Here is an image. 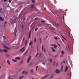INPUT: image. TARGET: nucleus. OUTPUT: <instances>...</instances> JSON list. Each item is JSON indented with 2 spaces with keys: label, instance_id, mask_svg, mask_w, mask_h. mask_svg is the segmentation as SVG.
Listing matches in <instances>:
<instances>
[{
  "label": "nucleus",
  "instance_id": "nucleus-1",
  "mask_svg": "<svg viewBox=\"0 0 79 79\" xmlns=\"http://www.w3.org/2000/svg\"><path fill=\"white\" fill-rule=\"evenodd\" d=\"M13 20L11 21H10V23L11 24H13L14 23H16L18 21V18L16 17L14 15L13 16Z\"/></svg>",
  "mask_w": 79,
  "mask_h": 79
},
{
  "label": "nucleus",
  "instance_id": "nucleus-2",
  "mask_svg": "<svg viewBox=\"0 0 79 79\" xmlns=\"http://www.w3.org/2000/svg\"><path fill=\"white\" fill-rule=\"evenodd\" d=\"M3 51L5 52H8V51L6 49H3L2 50L1 48H0V52H3Z\"/></svg>",
  "mask_w": 79,
  "mask_h": 79
},
{
  "label": "nucleus",
  "instance_id": "nucleus-3",
  "mask_svg": "<svg viewBox=\"0 0 79 79\" xmlns=\"http://www.w3.org/2000/svg\"><path fill=\"white\" fill-rule=\"evenodd\" d=\"M25 47H23V48H21L20 50V52H21L22 51V52L23 53L25 51Z\"/></svg>",
  "mask_w": 79,
  "mask_h": 79
},
{
  "label": "nucleus",
  "instance_id": "nucleus-4",
  "mask_svg": "<svg viewBox=\"0 0 79 79\" xmlns=\"http://www.w3.org/2000/svg\"><path fill=\"white\" fill-rule=\"evenodd\" d=\"M26 15L25 14H24L23 16V17L22 18V19H23V22H24L25 20V17Z\"/></svg>",
  "mask_w": 79,
  "mask_h": 79
},
{
  "label": "nucleus",
  "instance_id": "nucleus-5",
  "mask_svg": "<svg viewBox=\"0 0 79 79\" xmlns=\"http://www.w3.org/2000/svg\"><path fill=\"white\" fill-rule=\"evenodd\" d=\"M31 58V56H29L27 60V63H28L29 62V61H30V60Z\"/></svg>",
  "mask_w": 79,
  "mask_h": 79
},
{
  "label": "nucleus",
  "instance_id": "nucleus-6",
  "mask_svg": "<svg viewBox=\"0 0 79 79\" xmlns=\"http://www.w3.org/2000/svg\"><path fill=\"white\" fill-rule=\"evenodd\" d=\"M42 50H44V52H46V49L45 48H44V46L42 45Z\"/></svg>",
  "mask_w": 79,
  "mask_h": 79
},
{
  "label": "nucleus",
  "instance_id": "nucleus-7",
  "mask_svg": "<svg viewBox=\"0 0 79 79\" xmlns=\"http://www.w3.org/2000/svg\"><path fill=\"white\" fill-rule=\"evenodd\" d=\"M56 73L59 74L60 73V70H59L58 69H56Z\"/></svg>",
  "mask_w": 79,
  "mask_h": 79
},
{
  "label": "nucleus",
  "instance_id": "nucleus-8",
  "mask_svg": "<svg viewBox=\"0 0 79 79\" xmlns=\"http://www.w3.org/2000/svg\"><path fill=\"white\" fill-rule=\"evenodd\" d=\"M67 44L68 45V49L69 50V46L71 45V44L70 43H68Z\"/></svg>",
  "mask_w": 79,
  "mask_h": 79
},
{
  "label": "nucleus",
  "instance_id": "nucleus-9",
  "mask_svg": "<svg viewBox=\"0 0 79 79\" xmlns=\"http://www.w3.org/2000/svg\"><path fill=\"white\" fill-rule=\"evenodd\" d=\"M68 69V67L67 66H66L65 67V72H66Z\"/></svg>",
  "mask_w": 79,
  "mask_h": 79
},
{
  "label": "nucleus",
  "instance_id": "nucleus-10",
  "mask_svg": "<svg viewBox=\"0 0 79 79\" xmlns=\"http://www.w3.org/2000/svg\"><path fill=\"white\" fill-rule=\"evenodd\" d=\"M22 17V14H20L19 16V20H20L21 18Z\"/></svg>",
  "mask_w": 79,
  "mask_h": 79
},
{
  "label": "nucleus",
  "instance_id": "nucleus-11",
  "mask_svg": "<svg viewBox=\"0 0 79 79\" xmlns=\"http://www.w3.org/2000/svg\"><path fill=\"white\" fill-rule=\"evenodd\" d=\"M17 33V28L16 27L15 28V29L14 30V33L16 34V33Z\"/></svg>",
  "mask_w": 79,
  "mask_h": 79
},
{
  "label": "nucleus",
  "instance_id": "nucleus-12",
  "mask_svg": "<svg viewBox=\"0 0 79 79\" xmlns=\"http://www.w3.org/2000/svg\"><path fill=\"white\" fill-rule=\"evenodd\" d=\"M31 8H35V7L34 6V4L32 5L31 6Z\"/></svg>",
  "mask_w": 79,
  "mask_h": 79
},
{
  "label": "nucleus",
  "instance_id": "nucleus-13",
  "mask_svg": "<svg viewBox=\"0 0 79 79\" xmlns=\"http://www.w3.org/2000/svg\"><path fill=\"white\" fill-rule=\"evenodd\" d=\"M31 36V31L30 30L29 31V38H30Z\"/></svg>",
  "mask_w": 79,
  "mask_h": 79
},
{
  "label": "nucleus",
  "instance_id": "nucleus-14",
  "mask_svg": "<svg viewBox=\"0 0 79 79\" xmlns=\"http://www.w3.org/2000/svg\"><path fill=\"white\" fill-rule=\"evenodd\" d=\"M63 69V65H62V66L61 67L60 71L62 72Z\"/></svg>",
  "mask_w": 79,
  "mask_h": 79
},
{
  "label": "nucleus",
  "instance_id": "nucleus-15",
  "mask_svg": "<svg viewBox=\"0 0 79 79\" xmlns=\"http://www.w3.org/2000/svg\"><path fill=\"white\" fill-rule=\"evenodd\" d=\"M51 49L52 50V51H53V52H55L56 51V50L54 49V48H52Z\"/></svg>",
  "mask_w": 79,
  "mask_h": 79
},
{
  "label": "nucleus",
  "instance_id": "nucleus-16",
  "mask_svg": "<svg viewBox=\"0 0 79 79\" xmlns=\"http://www.w3.org/2000/svg\"><path fill=\"white\" fill-rule=\"evenodd\" d=\"M4 48H6V49H7V50H10V48H8L7 47H6V46H4Z\"/></svg>",
  "mask_w": 79,
  "mask_h": 79
},
{
  "label": "nucleus",
  "instance_id": "nucleus-17",
  "mask_svg": "<svg viewBox=\"0 0 79 79\" xmlns=\"http://www.w3.org/2000/svg\"><path fill=\"white\" fill-rule=\"evenodd\" d=\"M7 62L9 65H10V63L9 60H7Z\"/></svg>",
  "mask_w": 79,
  "mask_h": 79
},
{
  "label": "nucleus",
  "instance_id": "nucleus-18",
  "mask_svg": "<svg viewBox=\"0 0 79 79\" xmlns=\"http://www.w3.org/2000/svg\"><path fill=\"white\" fill-rule=\"evenodd\" d=\"M55 25L57 26H59L60 25V24L58 23H55Z\"/></svg>",
  "mask_w": 79,
  "mask_h": 79
},
{
  "label": "nucleus",
  "instance_id": "nucleus-19",
  "mask_svg": "<svg viewBox=\"0 0 79 79\" xmlns=\"http://www.w3.org/2000/svg\"><path fill=\"white\" fill-rule=\"evenodd\" d=\"M4 21V19H3L2 17H0V21Z\"/></svg>",
  "mask_w": 79,
  "mask_h": 79
},
{
  "label": "nucleus",
  "instance_id": "nucleus-20",
  "mask_svg": "<svg viewBox=\"0 0 79 79\" xmlns=\"http://www.w3.org/2000/svg\"><path fill=\"white\" fill-rule=\"evenodd\" d=\"M15 59L17 60H19L20 59V57H16Z\"/></svg>",
  "mask_w": 79,
  "mask_h": 79
},
{
  "label": "nucleus",
  "instance_id": "nucleus-21",
  "mask_svg": "<svg viewBox=\"0 0 79 79\" xmlns=\"http://www.w3.org/2000/svg\"><path fill=\"white\" fill-rule=\"evenodd\" d=\"M52 33L53 34H54V35H56V32H55V31H52Z\"/></svg>",
  "mask_w": 79,
  "mask_h": 79
},
{
  "label": "nucleus",
  "instance_id": "nucleus-22",
  "mask_svg": "<svg viewBox=\"0 0 79 79\" xmlns=\"http://www.w3.org/2000/svg\"><path fill=\"white\" fill-rule=\"evenodd\" d=\"M12 61L14 62H17V60L15 59H12Z\"/></svg>",
  "mask_w": 79,
  "mask_h": 79
},
{
  "label": "nucleus",
  "instance_id": "nucleus-23",
  "mask_svg": "<svg viewBox=\"0 0 79 79\" xmlns=\"http://www.w3.org/2000/svg\"><path fill=\"white\" fill-rule=\"evenodd\" d=\"M51 12H52V13L54 15H56L57 14V13L56 12H53L52 11H51Z\"/></svg>",
  "mask_w": 79,
  "mask_h": 79
},
{
  "label": "nucleus",
  "instance_id": "nucleus-24",
  "mask_svg": "<svg viewBox=\"0 0 79 79\" xmlns=\"http://www.w3.org/2000/svg\"><path fill=\"white\" fill-rule=\"evenodd\" d=\"M4 25L5 27H6V26L7 25V22H5Z\"/></svg>",
  "mask_w": 79,
  "mask_h": 79
},
{
  "label": "nucleus",
  "instance_id": "nucleus-25",
  "mask_svg": "<svg viewBox=\"0 0 79 79\" xmlns=\"http://www.w3.org/2000/svg\"><path fill=\"white\" fill-rule=\"evenodd\" d=\"M6 56H7V57L9 58L10 57V55H9V54H6Z\"/></svg>",
  "mask_w": 79,
  "mask_h": 79
},
{
  "label": "nucleus",
  "instance_id": "nucleus-26",
  "mask_svg": "<svg viewBox=\"0 0 79 79\" xmlns=\"http://www.w3.org/2000/svg\"><path fill=\"white\" fill-rule=\"evenodd\" d=\"M32 44V42L31 41V42H30V43H29V45H31Z\"/></svg>",
  "mask_w": 79,
  "mask_h": 79
},
{
  "label": "nucleus",
  "instance_id": "nucleus-27",
  "mask_svg": "<svg viewBox=\"0 0 79 79\" xmlns=\"http://www.w3.org/2000/svg\"><path fill=\"white\" fill-rule=\"evenodd\" d=\"M24 27V25L23 24H22L21 26V28L22 29H23Z\"/></svg>",
  "mask_w": 79,
  "mask_h": 79
},
{
  "label": "nucleus",
  "instance_id": "nucleus-28",
  "mask_svg": "<svg viewBox=\"0 0 79 79\" xmlns=\"http://www.w3.org/2000/svg\"><path fill=\"white\" fill-rule=\"evenodd\" d=\"M61 53L62 54H64V51H62L61 52Z\"/></svg>",
  "mask_w": 79,
  "mask_h": 79
},
{
  "label": "nucleus",
  "instance_id": "nucleus-29",
  "mask_svg": "<svg viewBox=\"0 0 79 79\" xmlns=\"http://www.w3.org/2000/svg\"><path fill=\"white\" fill-rule=\"evenodd\" d=\"M54 47V48L56 49H57V46L56 45H55Z\"/></svg>",
  "mask_w": 79,
  "mask_h": 79
},
{
  "label": "nucleus",
  "instance_id": "nucleus-30",
  "mask_svg": "<svg viewBox=\"0 0 79 79\" xmlns=\"http://www.w3.org/2000/svg\"><path fill=\"white\" fill-rule=\"evenodd\" d=\"M5 42V44H7L8 45H9V44L8 43V41H6V42L5 41V42Z\"/></svg>",
  "mask_w": 79,
  "mask_h": 79
},
{
  "label": "nucleus",
  "instance_id": "nucleus-31",
  "mask_svg": "<svg viewBox=\"0 0 79 79\" xmlns=\"http://www.w3.org/2000/svg\"><path fill=\"white\" fill-rule=\"evenodd\" d=\"M61 36L65 40H66V39H65V38H64V36H63L62 35H61Z\"/></svg>",
  "mask_w": 79,
  "mask_h": 79
},
{
  "label": "nucleus",
  "instance_id": "nucleus-32",
  "mask_svg": "<svg viewBox=\"0 0 79 79\" xmlns=\"http://www.w3.org/2000/svg\"><path fill=\"white\" fill-rule=\"evenodd\" d=\"M23 60H21L20 61V64H23Z\"/></svg>",
  "mask_w": 79,
  "mask_h": 79
},
{
  "label": "nucleus",
  "instance_id": "nucleus-33",
  "mask_svg": "<svg viewBox=\"0 0 79 79\" xmlns=\"http://www.w3.org/2000/svg\"><path fill=\"white\" fill-rule=\"evenodd\" d=\"M32 2L33 3H35V0H32Z\"/></svg>",
  "mask_w": 79,
  "mask_h": 79
},
{
  "label": "nucleus",
  "instance_id": "nucleus-34",
  "mask_svg": "<svg viewBox=\"0 0 79 79\" xmlns=\"http://www.w3.org/2000/svg\"><path fill=\"white\" fill-rule=\"evenodd\" d=\"M54 39H55V40H58V38L57 37H54Z\"/></svg>",
  "mask_w": 79,
  "mask_h": 79
},
{
  "label": "nucleus",
  "instance_id": "nucleus-35",
  "mask_svg": "<svg viewBox=\"0 0 79 79\" xmlns=\"http://www.w3.org/2000/svg\"><path fill=\"white\" fill-rule=\"evenodd\" d=\"M52 30H54V31H55V28H54V27H52Z\"/></svg>",
  "mask_w": 79,
  "mask_h": 79
},
{
  "label": "nucleus",
  "instance_id": "nucleus-36",
  "mask_svg": "<svg viewBox=\"0 0 79 79\" xmlns=\"http://www.w3.org/2000/svg\"><path fill=\"white\" fill-rule=\"evenodd\" d=\"M68 35L69 37L70 38V33H69V32H68Z\"/></svg>",
  "mask_w": 79,
  "mask_h": 79
},
{
  "label": "nucleus",
  "instance_id": "nucleus-37",
  "mask_svg": "<svg viewBox=\"0 0 79 79\" xmlns=\"http://www.w3.org/2000/svg\"><path fill=\"white\" fill-rule=\"evenodd\" d=\"M38 30V28H35V31H37Z\"/></svg>",
  "mask_w": 79,
  "mask_h": 79
},
{
  "label": "nucleus",
  "instance_id": "nucleus-38",
  "mask_svg": "<svg viewBox=\"0 0 79 79\" xmlns=\"http://www.w3.org/2000/svg\"><path fill=\"white\" fill-rule=\"evenodd\" d=\"M27 43V40H26L25 41V46H26V45Z\"/></svg>",
  "mask_w": 79,
  "mask_h": 79
},
{
  "label": "nucleus",
  "instance_id": "nucleus-39",
  "mask_svg": "<svg viewBox=\"0 0 79 79\" xmlns=\"http://www.w3.org/2000/svg\"><path fill=\"white\" fill-rule=\"evenodd\" d=\"M36 42V38H35L34 39V42L35 43Z\"/></svg>",
  "mask_w": 79,
  "mask_h": 79
},
{
  "label": "nucleus",
  "instance_id": "nucleus-40",
  "mask_svg": "<svg viewBox=\"0 0 79 79\" xmlns=\"http://www.w3.org/2000/svg\"><path fill=\"white\" fill-rule=\"evenodd\" d=\"M24 77L23 76H21V77H20L19 78V79H21V78H23Z\"/></svg>",
  "mask_w": 79,
  "mask_h": 79
},
{
  "label": "nucleus",
  "instance_id": "nucleus-41",
  "mask_svg": "<svg viewBox=\"0 0 79 79\" xmlns=\"http://www.w3.org/2000/svg\"><path fill=\"white\" fill-rule=\"evenodd\" d=\"M50 61L51 62H52V60L51 59H50Z\"/></svg>",
  "mask_w": 79,
  "mask_h": 79
},
{
  "label": "nucleus",
  "instance_id": "nucleus-42",
  "mask_svg": "<svg viewBox=\"0 0 79 79\" xmlns=\"http://www.w3.org/2000/svg\"><path fill=\"white\" fill-rule=\"evenodd\" d=\"M33 70L32 69L31 70V73H33Z\"/></svg>",
  "mask_w": 79,
  "mask_h": 79
},
{
  "label": "nucleus",
  "instance_id": "nucleus-43",
  "mask_svg": "<svg viewBox=\"0 0 79 79\" xmlns=\"http://www.w3.org/2000/svg\"><path fill=\"white\" fill-rule=\"evenodd\" d=\"M65 63V61H63L62 62H61V64H62V63Z\"/></svg>",
  "mask_w": 79,
  "mask_h": 79
},
{
  "label": "nucleus",
  "instance_id": "nucleus-44",
  "mask_svg": "<svg viewBox=\"0 0 79 79\" xmlns=\"http://www.w3.org/2000/svg\"><path fill=\"white\" fill-rule=\"evenodd\" d=\"M25 73L26 74H28V71H27L26 72H25Z\"/></svg>",
  "mask_w": 79,
  "mask_h": 79
},
{
  "label": "nucleus",
  "instance_id": "nucleus-45",
  "mask_svg": "<svg viewBox=\"0 0 79 79\" xmlns=\"http://www.w3.org/2000/svg\"><path fill=\"white\" fill-rule=\"evenodd\" d=\"M25 73V71H23V72H22V74H24Z\"/></svg>",
  "mask_w": 79,
  "mask_h": 79
},
{
  "label": "nucleus",
  "instance_id": "nucleus-46",
  "mask_svg": "<svg viewBox=\"0 0 79 79\" xmlns=\"http://www.w3.org/2000/svg\"><path fill=\"white\" fill-rule=\"evenodd\" d=\"M57 56H58V55H57V54L56 55H55L54 56V57H56Z\"/></svg>",
  "mask_w": 79,
  "mask_h": 79
},
{
  "label": "nucleus",
  "instance_id": "nucleus-47",
  "mask_svg": "<svg viewBox=\"0 0 79 79\" xmlns=\"http://www.w3.org/2000/svg\"><path fill=\"white\" fill-rule=\"evenodd\" d=\"M41 22L42 23H45V21H41Z\"/></svg>",
  "mask_w": 79,
  "mask_h": 79
},
{
  "label": "nucleus",
  "instance_id": "nucleus-48",
  "mask_svg": "<svg viewBox=\"0 0 79 79\" xmlns=\"http://www.w3.org/2000/svg\"><path fill=\"white\" fill-rule=\"evenodd\" d=\"M39 40H40V43L41 44V38H40Z\"/></svg>",
  "mask_w": 79,
  "mask_h": 79
},
{
  "label": "nucleus",
  "instance_id": "nucleus-49",
  "mask_svg": "<svg viewBox=\"0 0 79 79\" xmlns=\"http://www.w3.org/2000/svg\"><path fill=\"white\" fill-rule=\"evenodd\" d=\"M25 38H24L23 39V42H24V40H25Z\"/></svg>",
  "mask_w": 79,
  "mask_h": 79
},
{
  "label": "nucleus",
  "instance_id": "nucleus-50",
  "mask_svg": "<svg viewBox=\"0 0 79 79\" xmlns=\"http://www.w3.org/2000/svg\"><path fill=\"white\" fill-rule=\"evenodd\" d=\"M70 77H71V72H70Z\"/></svg>",
  "mask_w": 79,
  "mask_h": 79
},
{
  "label": "nucleus",
  "instance_id": "nucleus-51",
  "mask_svg": "<svg viewBox=\"0 0 79 79\" xmlns=\"http://www.w3.org/2000/svg\"><path fill=\"white\" fill-rule=\"evenodd\" d=\"M2 11V9L0 8V12Z\"/></svg>",
  "mask_w": 79,
  "mask_h": 79
},
{
  "label": "nucleus",
  "instance_id": "nucleus-52",
  "mask_svg": "<svg viewBox=\"0 0 79 79\" xmlns=\"http://www.w3.org/2000/svg\"><path fill=\"white\" fill-rule=\"evenodd\" d=\"M38 55V53H37L35 55V57L37 56Z\"/></svg>",
  "mask_w": 79,
  "mask_h": 79
},
{
  "label": "nucleus",
  "instance_id": "nucleus-53",
  "mask_svg": "<svg viewBox=\"0 0 79 79\" xmlns=\"http://www.w3.org/2000/svg\"><path fill=\"white\" fill-rule=\"evenodd\" d=\"M11 1L10 0H9V3H10L11 2Z\"/></svg>",
  "mask_w": 79,
  "mask_h": 79
},
{
  "label": "nucleus",
  "instance_id": "nucleus-54",
  "mask_svg": "<svg viewBox=\"0 0 79 79\" xmlns=\"http://www.w3.org/2000/svg\"><path fill=\"white\" fill-rule=\"evenodd\" d=\"M15 12H17V13H18V10H15Z\"/></svg>",
  "mask_w": 79,
  "mask_h": 79
},
{
  "label": "nucleus",
  "instance_id": "nucleus-55",
  "mask_svg": "<svg viewBox=\"0 0 79 79\" xmlns=\"http://www.w3.org/2000/svg\"><path fill=\"white\" fill-rule=\"evenodd\" d=\"M42 54L41 53H40V55H39V56H41V55H42Z\"/></svg>",
  "mask_w": 79,
  "mask_h": 79
},
{
  "label": "nucleus",
  "instance_id": "nucleus-56",
  "mask_svg": "<svg viewBox=\"0 0 79 79\" xmlns=\"http://www.w3.org/2000/svg\"><path fill=\"white\" fill-rule=\"evenodd\" d=\"M27 52H26L24 54V55H25L27 53Z\"/></svg>",
  "mask_w": 79,
  "mask_h": 79
},
{
  "label": "nucleus",
  "instance_id": "nucleus-57",
  "mask_svg": "<svg viewBox=\"0 0 79 79\" xmlns=\"http://www.w3.org/2000/svg\"><path fill=\"white\" fill-rule=\"evenodd\" d=\"M56 65L57 66H58L59 65L58 64H56Z\"/></svg>",
  "mask_w": 79,
  "mask_h": 79
},
{
  "label": "nucleus",
  "instance_id": "nucleus-58",
  "mask_svg": "<svg viewBox=\"0 0 79 79\" xmlns=\"http://www.w3.org/2000/svg\"><path fill=\"white\" fill-rule=\"evenodd\" d=\"M63 19L64 20V16H63Z\"/></svg>",
  "mask_w": 79,
  "mask_h": 79
},
{
  "label": "nucleus",
  "instance_id": "nucleus-59",
  "mask_svg": "<svg viewBox=\"0 0 79 79\" xmlns=\"http://www.w3.org/2000/svg\"><path fill=\"white\" fill-rule=\"evenodd\" d=\"M46 77V76H45L44 77V78L43 79H44Z\"/></svg>",
  "mask_w": 79,
  "mask_h": 79
},
{
  "label": "nucleus",
  "instance_id": "nucleus-60",
  "mask_svg": "<svg viewBox=\"0 0 79 79\" xmlns=\"http://www.w3.org/2000/svg\"><path fill=\"white\" fill-rule=\"evenodd\" d=\"M55 45H54V44H52V46H55Z\"/></svg>",
  "mask_w": 79,
  "mask_h": 79
},
{
  "label": "nucleus",
  "instance_id": "nucleus-61",
  "mask_svg": "<svg viewBox=\"0 0 79 79\" xmlns=\"http://www.w3.org/2000/svg\"><path fill=\"white\" fill-rule=\"evenodd\" d=\"M57 45H58L59 46H60V45L59 44H57Z\"/></svg>",
  "mask_w": 79,
  "mask_h": 79
},
{
  "label": "nucleus",
  "instance_id": "nucleus-62",
  "mask_svg": "<svg viewBox=\"0 0 79 79\" xmlns=\"http://www.w3.org/2000/svg\"><path fill=\"white\" fill-rule=\"evenodd\" d=\"M42 64H43V65H45V63H43Z\"/></svg>",
  "mask_w": 79,
  "mask_h": 79
},
{
  "label": "nucleus",
  "instance_id": "nucleus-63",
  "mask_svg": "<svg viewBox=\"0 0 79 79\" xmlns=\"http://www.w3.org/2000/svg\"><path fill=\"white\" fill-rule=\"evenodd\" d=\"M22 6H20V8H22Z\"/></svg>",
  "mask_w": 79,
  "mask_h": 79
},
{
  "label": "nucleus",
  "instance_id": "nucleus-64",
  "mask_svg": "<svg viewBox=\"0 0 79 79\" xmlns=\"http://www.w3.org/2000/svg\"><path fill=\"white\" fill-rule=\"evenodd\" d=\"M7 1V0H4V2H6Z\"/></svg>",
  "mask_w": 79,
  "mask_h": 79
}]
</instances>
